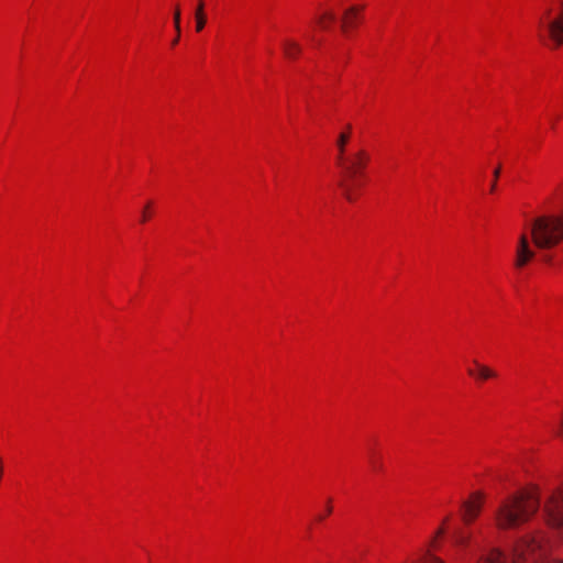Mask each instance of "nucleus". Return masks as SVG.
<instances>
[{"instance_id": "1a4fd4ad", "label": "nucleus", "mask_w": 563, "mask_h": 563, "mask_svg": "<svg viewBox=\"0 0 563 563\" xmlns=\"http://www.w3.org/2000/svg\"><path fill=\"white\" fill-rule=\"evenodd\" d=\"M363 9L364 7L352 5L343 12L341 27L344 33H349L350 30L356 26Z\"/></svg>"}, {"instance_id": "4be33fe9", "label": "nucleus", "mask_w": 563, "mask_h": 563, "mask_svg": "<svg viewBox=\"0 0 563 563\" xmlns=\"http://www.w3.org/2000/svg\"><path fill=\"white\" fill-rule=\"evenodd\" d=\"M146 220H147V216H146V213L144 211L143 214H142L141 221L145 222Z\"/></svg>"}, {"instance_id": "b1692460", "label": "nucleus", "mask_w": 563, "mask_h": 563, "mask_svg": "<svg viewBox=\"0 0 563 563\" xmlns=\"http://www.w3.org/2000/svg\"><path fill=\"white\" fill-rule=\"evenodd\" d=\"M324 518V516L320 515L317 517L318 520H322Z\"/></svg>"}, {"instance_id": "6e6552de", "label": "nucleus", "mask_w": 563, "mask_h": 563, "mask_svg": "<svg viewBox=\"0 0 563 563\" xmlns=\"http://www.w3.org/2000/svg\"><path fill=\"white\" fill-rule=\"evenodd\" d=\"M540 25L544 26L548 31L549 38L552 42V47L558 48L563 44V12L555 19L543 23L540 21Z\"/></svg>"}, {"instance_id": "9b49d317", "label": "nucleus", "mask_w": 563, "mask_h": 563, "mask_svg": "<svg viewBox=\"0 0 563 563\" xmlns=\"http://www.w3.org/2000/svg\"><path fill=\"white\" fill-rule=\"evenodd\" d=\"M284 54L287 58L294 59L301 53V46L294 40L283 42Z\"/></svg>"}, {"instance_id": "2eb2a0df", "label": "nucleus", "mask_w": 563, "mask_h": 563, "mask_svg": "<svg viewBox=\"0 0 563 563\" xmlns=\"http://www.w3.org/2000/svg\"><path fill=\"white\" fill-rule=\"evenodd\" d=\"M500 170H501V167L500 165H498L494 172H493V181H492V185H490V192H494L496 190V187H497V179L500 175Z\"/></svg>"}, {"instance_id": "9d476101", "label": "nucleus", "mask_w": 563, "mask_h": 563, "mask_svg": "<svg viewBox=\"0 0 563 563\" xmlns=\"http://www.w3.org/2000/svg\"><path fill=\"white\" fill-rule=\"evenodd\" d=\"M473 363L476 366L477 372H475L472 368H468V371H467L468 375L475 376L478 379H488V378L496 377V373L493 369H490L489 367L479 364L477 361H473Z\"/></svg>"}, {"instance_id": "6ab92c4d", "label": "nucleus", "mask_w": 563, "mask_h": 563, "mask_svg": "<svg viewBox=\"0 0 563 563\" xmlns=\"http://www.w3.org/2000/svg\"><path fill=\"white\" fill-rule=\"evenodd\" d=\"M444 531H445V530H444V527H443V526H441V527L437 530L435 537H437V538H438V537H441V536L444 533Z\"/></svg>"}, {"instance_id": "f03ea898", "label": "nucleus", "mask_w": 563, "mask_h": 563, "mask_svg": "<svg viewBox=\"0 0 563 563\" xmlns=\"http://www.w3.org/2000/svg\"><path fill=\"white\" fill-rule=\"evenodd\" d=\"M549 545L541 532L529 533L520 539L508 559L498 549L482 555L477 563H563L548 559Z\"/></svg>"}, {"instance_id": "f3484780", "label": "nucleus", "mask_w": 563, "mask_h": 563, "mask_svg": "<svg viewBox=\"0 0 563 563\" xmlns=\"http://www.w3.org/2000/svg\"><path fill=\"white\" fill-rule=\"evenodd\" d=\"M420 563H442L438 558L428 554Z\"/></svg>"}, {"instance_id": "dca6fc26", "label": "nucleus", "mask_w": 563, "mask_h": 563, "mask_svg": "<svg viewBox=\"0 0 563 563\" xmlns=\"http://www.w3.org/2000/svg\"><path fill=\"white\" fill-rule=\"evenodd\" d=\"M174 24L177 33H180V10L176 7L174 12Z\"/></svg>"}, {"instance_id": "0eeeda50", "label": "nucleus", "mask_w": 563, "mask_h": 563, "mask_svg": "<svg viewBox=\"0 0 563 563\" xmlns=\"http://www.w3.org/2000/svg\"><path fill=\"white\" fill-rule=\"evenodd\" d=\"M534 255L536 252L530 246L528 233H521L516 249L515 266L518 268L526 266L534 257Z\"/></svg>"}, {"instance_id": "412c9836", "label": "nucleus", "mask_w": 563, "mask_h": 563, "mask_svg": "<svg viewBox=\"0 0 563 563\" xmlns=\"http://www.w3.org/2000/svg\"><path fill=\"white\" fill-rule=\"evenodd\" d=\"M179 41V33H177V36L174 38V41L172 42V45H176Z\"/></svg>"}, {"instance_id": "f257e3e1", "label": "nucleus", "mask_w": 563, "mask_h": 563, "mask_svg": "<svg viewBox=\"0 0 563 563\" xmlns=\"http://www.w3.org/2000/svg\"><path fill=\"white\" fill-rule=\"evenodd\" d=\"M540 507V496L536 489L517 492L503 498L495 512L496 527L517 529L528 522Z\"/></svg>"}, {"instance_id": "a211bd4d", "label": "nucleus", "mask_w": 563, "mask_h": 563, "mask_svg": "<svg viewBox=\"0 0 563 563\" xmlns=\"http://www.w3.org/2000/svg\"><path fill=\"white\" fill-rule=\"evenodd\" d=\"M455 541L460 544H465L467 542V538L461 533L455 536Z\"/></svg>"}, {"instance_id": "7ed1b4c3", "label": "nucleus", "mask_w": 563, "mask_h": 563, "mask_svg": "<svg viewBox=\"0 0 563 563\" xmlns=\"http://www.w3.org/2000/svg\"><path fill=\"white\" fill-rule=\"evenodd\" d=\"M351 125H347V132L340 133L336 140L338 147V166L342 169V179L339 181V186L343 190L344 197L349 201L355 199L354 189L361 185V178L363 177L364 169L369 162L368 153L360 148L354 153L346 154V143L350 140Z\"/></svg>"}, {"instance_id": "aec40b11", "label": "nucleus", "mask_w": 563, "mask_h": 563, "mask_svg": "<svg viewBox=\"0 0 563 563\" xmlns=\"http://www.w3.org/2000/svg\"><path fill=\"white\" fill-rule=\"evenodd\" d=\"M330 503H331V500L329 499L328 506H327V515L331 514V511H332V507H331Z\"/></svg>"}, {"instance_id": "423d86ee", "label": "nucleus", "mask_w": 563, "mask_h": 563, "mask_svg": "<svg viewBox=\"0 0 563 563\" xmlns=\"http://www.w3.org/2000/svg\"><path fill=\"white\" fill-rule=\"evenodd\" d=\"M485 496L481 492L473 493L470 498L462 503V520L465 525L472 523L481 514Z\"/></svg>"}, {"instance_id": "20e7f679", "label": "nucleus", "mask_w": 563, "mask_h": 563, "mask_svg": "<svg viewBox=\"0 0 563 563\" xmlns=\"http://www.w3.org/2000/svg\"><path fill=\"white\" fill-rule=\"evenodd\" d=\"M533 244L541 250L551 249L563 241V216L544 214L530 224Z\"/></svg>"}, {"instance_id": "f8f14e48", "label": "nucleus", "mask_w": 563, "mask_h": 563, "mask_svg": "<svg viewBox=\"0 0 563 563\" xmlns=\"http://www.w3.org/2000/svg\"><path fill=\"white\" fill-rule=\"evenodd\" d=\"M203 0L198 1V7L196 10V30L200 32L206 25V18L203 14Z\"/></svg>"}, {"instance_id": "ddd939ff", "label": "nucleus", "mask_w": 563, "mask_h": 563, "mask_svg": "<svg viewBox=\"0 0 563 563\" xmlns=\"http://www.w3.org/2000/svg\"><path fill=\"white\" fill-rule=\"evenodd\" d=\"M334 21H335V14H334L332 11H330V10H328V11L323 12V13L318 18V23H319V25H320L322 29H324V30H327V29H328L329 23H332V22H334Z\"/></svg>"}, {"instance_id": "5701e85b", "label": "nucleus", "mask_w": 563, "mask_h": 563, "mask_svg": "<svg viewBox=\"0 0 563 563\" xmlns=\"http://www.w3.org/2000/svg\"><path fill=\"white\" fill-rule=\"evenodd\" d=\"M559 433H560L561 435H563V417H562V421H561V428H560V431H559Z\"/></svg>"}, {"instance_id": "39448f33", "label": "nucleus", "mask_w": 563, "mask_h": 563, "mask_svg": "<svg viewBox=\"0 0 563 563\" xmlns=\"http://www.w3.org/2000/svg\"><path fill=\"white\" fill-rule=\"evenodd\" d=\"M543 511L548 523L559 531L563 540V486L548 495Z\"/></svg>"}, {"instance_id": "4468645a", "label": "nucleus", "mask_w": 563, "mask_h": 563, "mask_svg": "<svg viewBox=\"0 0 563 563\" xmlns=\"http://www.w3.org/2000/svg\"><path fill=\"white\" fill-rule=\"evenodd\" d=\"M369 464L374 471L382 470V463L378 461L374 452H369Z\"/></svg>"}]
</instances>
